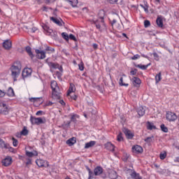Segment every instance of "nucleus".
<instances>
[{
    "label": "nucleus",
    "instance_id": "obj_7",
    "mask_svg": "<svg viewBox=\"0 0 179 179\" xmlns=\"http://www.w3.org/2000/svg\"><path fill=\"white\" fill-rule=\"evenodd\" d=\"M166 120L170 122H173L177 120V115L175 113L168 111L166 112Z\"/></svg>",
    "mask_w": 179,
    "mask_h": 179
},
{
    "label": "nucleus",
    "instance_id": "obj_19",
    "mask_svg": "<svg viewBox=\"0 0 179 179\" xmlns=\"http://www.w3.org/2000/svg\"><path fill=\"white\" fill-rule=\"evenodd\" d=\"M156 23L158 27H160L161 29H163V27L164 26L163 24V19H162V17L158 16L156 20Z\"/></svg>",
    "mask_w": 179,
    "mask_h": 179
},
{
    "label": "nucleus",
    "instance_id": "obj_12",
    "mask_svg": "<svg viewBox=\"0 0 179 179\" xmlns=\"http://www.w3.org/2000/svg\"><path fill=\"white\" fill-rule=\"evenodd\" d=\"M36 57L38 59H44L45 58V52L44 51H41L40 50H36Z\"/></svg>",
    "mask_w": 179,
    "mask_h": 179
},
{
    "label": "nucleus",
    "instance_id": "obj_54",
    "mask_svg": "<svg viewBox=\"0 0 179 179\" xmlns=\"http://www.w3.org/2000/svg\"><path fill=\"white\" fill-rule=\"evenodd\" d=\"M6 94V92H5V91H2L0 90V97H5Z\"/></svg>",
    "mask_w": 179,
    "mask_h": 179
},
{
    "label": "nucleus",
    "instance_id": "obj_9",
    "mask_svg": "<svg viewBox=\"0 0 179 179\" xmlns=\"http://www.w3.org/2000/svg\"><path fill=\"white\" fill-rule=\"evenodd\" d=\"M36 164H37L38 167H48V166H50L48 164V162L41 159H36Z\"/></svg>",
    "mask_w": 179,
    "mask_h": 179
},
{
    "label": "nucleus",
    "instance_id": "obj_8",
    "mask_svg": "<svg viewBox=\"0 0 179 179\" xmlns=\"http://www.w3.org/2000/svg\"><path fill=\"white\" fill-rule=\"evenodd\" d=\"M33 70L30 68H24L22 72V76L23 79H26V78H30L31 76V73Z\"/></svg>",
    "mask_w": 179,
    "mask_h": 179
},
{
    "label": "nucleus",
    "instance_id": "obj_23",
    "mask_svg": "<svg viewBox=\"0 0 179 179\" xmlns=\"http://www.w3.org/2000/svg\"><path fill=\"white\" fill-rule=\"evenodd\" d=\"M25 155H26L27 157L30 158V157H34V156H38V153H37L36 151H35L34 152H31L26 150Z\"/></svg>",
    "mask_w": 179,
    "mask_h": 179
},
{
    "label": "nucleus",
    "instance_id": "obj_31",
    "mask_svg": "<svg viewBox=\"0 0 179 179\" xmlns=\"http://www.w3.org/2000/svg\"><path fill=\"white\" fill-rule=\"evenodd\" d=\"M147 129L152 131V129H156V126L150 122H147Z\"/></svg>",
    "mask_w": 179,
    "mask_h": 179
},
{
    "label": "nucleus",
    "instance_id": "obj_28",
    "mask_svg": "<svg viewBox=\"0 0 179 179\" xmlns=\"http://www.w3.org/2000/svg\"><path fill=\"white\" fill-rule=\"evenodd\" d=\"M94 145H96V141H91L85 143V149H89V148H93V146H94Z\"/></svg>",
    "mask_w": 179,
    "mask_h": 179
},
{
    "label": "nucleus",
    "instance_id": "obj_41",
    "mask_svg": "<svg viewBox=\"0 0 179 179\" xmlns=\"http://www.w3.org/2000/svg\"><path fill=\"white\" fill-rule=\"evenodd\" d=\"M161 129L163 132H169V129H167V127L164 124H161Z\"/></svg>",
    "mask_w": 179,
    "mask_h": 179
},
{
    "label": "nucleus",
    "instance_id": "obj_27",
    "mask_svg": "<svg viewBox=\"0 0 179 179\" xmlns=\"http://www.w3.org/2000/svg\"><path fill=\"white\" fill-rule=\"evenodd\" d=\"M150 63L147 65L143 64H135L136 68H139L140 69H142L143 71H146L148 69V66H150Z\"/></svg>",
    "mask_w": 179,
    "mask_h": 179
},
{
    "label": "nucleus",
    "instance_id": "obj_40",
    "mask_svg": "<svg viewBox=\"0 0 179 179\" xmlns=\"http://www.w3.org/2000/svg\"><path fill=\"white\" fill-rule=\"evenodd\" d=\"M62 37L66 40V41H69V36L66 32L62 33Z\"/></svg>",
    "mask_w": 179,
    "mask_h": 179
},
{
    "label": "nucleus",
    "instance_id": "obj_14",
    "mask_svg": "<svg viewBox=\"0 0 179 179\" xmlns=\"http://www.w3.org/2000/svg\"><path fill=\"white\" fill-rule=\"evenodd\" d=\"M132 152H134V153H142L143 148H142L141 145H134L132 147Z\"/></svg>",
    "mask_w": 179,
    "mask_h": 179
},
{
    "label": "nucleus",
    "instance_id": "obj_57",
    "mask_svg": "<svg viewBox=\"0 0 179 179\" xmlns=\"http://www.w3.org/2000/svg\"><path fill=\"white\" fill-rule=\"evenodd\" d=\"M71 99H72V100H76L78 99V96L75 94L71 95Z\"/></svg>",
    "mask_w": 179,
    "mask_h": 179
},
{
    "label": "nucleus",
    "instance_id": "obj_30",
    "mask_svg": "<svg viewBox=\"0 0 179 179\" xmlns=\"http://www.w3.org/2000/svg\"><path fill=\"white\" fill-rule=\"evenodd\" d=\"M140 6L144 9L145 13H149V5H148V2H145L143 4H140Z\"/></svg>",
    "mask_w": 179,
    "mask_h": 179
},
{
    "label": "nucleus",
    "instance_id": "obj_16",
    "mask_svg": "<svg viewBox=\"0 0 179 179\" xmlns=\"http://www.w3.org/2000/svg\"><path fill=\"white\" fill-rule=\"evenodd\" d=\"M132 83L134 85V86H135L136 87H138V86L141 85V79L138 77H134L131 79Z\"/></svg>",
    "mask_w": 179,
    "mask_h": 179
},
{
    "label": "nucleus",
    "instance_id": "obj_20",
    "mask_svg": "<svg viewBox=\"0 0 179 179\" xmlns=\"http://www.w3.org/2000/svg\"><path fill=\"white\" fill-rule=\"evenodd\" d=\"M76 143V138L73 137L69 138L66 141V144L69 145V146H73Z\"/></svg>",
    "mask_w": 179,
    "mask_h": 179
},
{
    "label": "nucleus",
    "instance_id": "obj_44",
    "mask_svg": "<svg viewBox=\"0 0 179 179\" xmlns=\"http://www.w3.org/2000/svg\"><path fill=\"white\" fill-rule=\"evenodd\" d=\"M41 98H29V101H31V103H36V101H38Z\"/></svg>",
    "mask_w": 179,
    "mask_h": 179
},
{
    "label": "nucleus",
    "instance_id": "obj_50",
    "mask_svg": "<svg viewBox=\"0 0 179 179\" xmlns=\"http://www.w3.org/2000/svg\"><path fill=\"white\" fill-rule=\"evenodd\" d=\"M18 143H19V142L15 138H13V146H15V147L17 146Z\"/></svg>",
    "mask_w": 179,
    "mask_h": 179
},
{
    "label": "nucleus",
    "instance_id": "obj_42",
    "mask_svg": "<svg viewBox=\"0 0 179 179\" xmlns=\"http://www.w3.org/2000/svg\"><path fill=\"white\" fill-rule=\"evenodd\" d=\"M154 138L153 136H152L151 137H147L146 138H145V142H146V143H152V138Z\"/></svg>",
    "mask_w": 179,
    "mask_h": 179
},
{
    "label": "nucleus",
    "instance_id": "obj_25",
    "mask_svg": "<svg viewBox=\"0 0 179 179\" xmlns=\"http://www.w3.org/2000/svg\"><path fill=\"white\" fill-rule=\"evenodd\" d=\"M20 160H22L23 162L27 161L26 162V165L29 166V164H31V158H29L27 157H20Z\"/></svg>",
    "mask_w": 179,
    "mask_h": 179
},
{
    "label": "nucleus",
    "instance_id": "obj_61",
    "mask_svg": "<svg viewBox=\"0 0 179 179\" xmlns=\"http://www.w3.org/2000/svg\"><path fill=\"white\" fill-rule=\"evenodd\" d=\"M59 103L60 104H62V106H65V102L64 101V100H60Z\"/></svg>",
    "mask_w": 179,
    "mask_h": 179
},
{
    "label": "nucleus",
    "instance_id": "obj_37",
    "mask_svg": "<svg viewBox=\"0 0 179 179\" xmlns=\"http://www.w3.org/2000/svg\"><path fill=\"white\" fill-rule=\"evenodd\" d=\"M162 80V72H159L158 74L155 76V82L156 83H159Z\"/></svg>",
    "mask_w": 179,
    "mask_h": 179
},
{
    "label": "nucleus",
    "instance_id": "obj_34",
    "mask_svg": "<svg viewBox=\"0 0 179 179\" xmlns=\"http://www.w3.org/2000/svg\"><path fill=\"white\" fill-rule=\"evenodd\" d=\"M8 148V143H5L1 138H0V148L6 149Z\"/></svg>",
    "mask_w": 179,
    "mask_h": 179
},
{
    "label": "nucleus",
    "instance_id": "obj_43",
    "mask_svg": "<svg viewBox=\"0 0 179 179\" xmlns=\"http://www.w3.org/2000/svg\"><path fill=\"white\" fill-rule=\"evenodd\" d=\"M6 150H8L9 152H11L12 153H15V148L10 147V145L8 143V148H5Z\"/></svg>",
    "mask_w": 179,
    "mask_h": 179
},
{
    "label": "nucleus",
    "instance_id": "obj_26",
    "mask_svg": "<svg viewBox=\"0 0 179 179\" xmlns=\"http://www.w3.org/2000/svg\"><path fill=\"white\" fill-rule=\"evenodd\" d=\"M25 50L30 57V58L33 59V58H34V55H33V52H31V48H30V46H27Z\"/></svg>",
    "mask_w": 179,
    "mask_h": 179
},
{
    "label": "nucleus",
    "instance_id": "obj_56",
    "mask_svg": "<svg viewBox=\"0 0 179 179\" xmlns=\"http://www.w3.org/2000/svg\"><path fill=\"white\" fill-rule=\"evenodd\" d=\"M111 26H114L115 23H117V20L113 19V20H110Z\"/></svg>",
    "mask_w": 179,
    "mask_h": 179
},
{
    "label": "nucleus",
    "instance_id": "obj_60",
    "mask_svg": "<svg viewBox=\"0 0 179 179\" xmlns=\"http://www.w3.org/2000/svg\"><path fill=\"white\" fill-rule=\"evenodd\" d=\"M110 3H116L118 2V0H109Z\"/></svg>",
    "mask_w": 179,
    "mask_h": 179
},
{
    "label": "nucleus",
    "instance_id": "obj_52",
    "mask_svg": "<svg viewBox=\"0 0 179 179\" xmlns=\"http://www.w3.org/2000/svg\"><path fill=\"white\" fill-rule=\"evenodd\" d=\"M137 72H138V69H134V70H131L130 71V73H131V75H136Z\"/></svg>",
    "mask_w": 179,
    "mask_h": 179
},
{
    "label": "nucleus",
    "instance_id": "obj_45",
    "mask_svg": "<svg viewBox=\"0 0 179 179\" xmlns=\"http://www.w3.org/2000/svg\"><path fill=\"white\" fill-rule=\"evenodd\" d=\"M166 157H167V154L166 152L161 153L159 155V158L161 159V160H164V159H166Z\"/></svg>",
    "mask_w": 179,
    "mask_h": 179
},
{
    "label": "nucleus",
    "instance_id": "obj_2",
    "mask_svg": "<svg viewBox=\"0 0 179 179\" xmlns=\"http://www.w3.org/2000/svg\"><path fill=\"white\" fill-rule=\"evenodd\" d=\"M22 68L20 66H15L13 64L10 67V71H11V76L14 80V82H16L17 80V78L19 77V75H20V71Z\"/></svg>",
    "mask_w": 179,
    "mask_h": 179
},
{
    "label": "nucleus",
    "instance_id": "obj_58",
    "mask_svg": "<svg viewBox=\"0 0 179 179\" xmlns=\"http://www.w3.org/2000/svg\"><path fill=\"white\" fill-rule=\"evenodd\" d=\"M43 115V110H38L36 113V115Z\"/></svg>",
    "mask_w": 179,
    "mask_h": 179
},
{
    "label": "nucleus",
    "instance_id": "obj_39",
    "mask_svg": "<svg viewBox=\"0 0 179 179\" xmlns=\"http://www.w3.org/2000/svg\"><path fill=\"white\" fill-rule=\"evenodd\" d=\"M88 173H89V177L88 179H93L94 178V172L92 171L90 169H87Z\"/></svg>",
    "mask_w": 179,
    "mask_h": 179
},
{
    "label": "nucleus",
    "instance_id": "obj_49",
    "mask_svg": "<svg viewBox=\"0 0 179 179\" xmlns=\"http://www.w3.org/2000/svg\"><path fill=\"white\" fill-rule=\"evenodd\" d=\"M139 58H141V56L139 55H135L134 56L131 57V59L135 61V59H139Z\"/></svg>",
    "mask_w": 179,
    "mask_h": 179
},
{
    "label": "nucleus",
    "instance_id": "obj_33",
    "mask_svg": "<svg viewBox=\"0 0 179 179\" xmlns=\"http://www.w3.org/2000/svg\"><path fill=\"white\" fill-rule=\"evenodd\" d=\"M48 65L50 67L52 68L53 69H57L58 66L59 64H57V63H54V62H47Z\"/></svg>",
    "mask_w": 179,
    "mask_h": 179
},
{
    "label": "nucleus",
    "instance_id": "obj_13",
    "mask_svg": "<svg viewBox=\"0 0 179 179\" xmlns=\"http://www.w3.org/2000/svg\"><path fill=\"white\" fill-rule=\"evenodd\" d=\"M42 27H43V30L45 31V34H47V36H51V34L54 31L47 24H43L42 26Z\"/></svg>",
    "mask_w": 179,
    "mask_h": 179
},
{
    "label": "nucleus",
    "instance_id": "obj_47",
    "mask_svg": "<svg viewBox=\"0 0 179 179\" xmlns=\"http://www.w3.org/2000/svg\"><path fill=\"white\" fill-rule=\"evenodd\" d=\"M150 26V21H149V20H145V21H144V27H145V28H148V27H149Z\"/></svg>",
    "mask_w": 179,
    "mask_h": 179
},
{
    "label": "nucleus",
    "instance_id": "obj_51",
    "mask_svg": "<svg viewBox=\"0 0 179 179\" xmlns=\"http://www.w3.org/2000/svg\"><path fill=\"white\" fill-rule=\"evenodd\" d=\"M69 38H70V40H73V41H76V37H75L72 34L69 36Z\"/></svg>",
    "mask_w": 179,
    "mask_h": 179
},
{
    "label": "nucleus",
    "instance_id": "obj_48",
    "mask_svg": "<svg viewBox=\"0 0 179 179\" xmlns=\"http://www.w3.org/2000/svg\"><path fill=\"white\" fill-rule=\"evenodd\" d=\"M78 67L80 71H83L85 69V66L83 64V62H80V64H78Z\"/></svg>",
    "mask_w": 179,
    "mask_h": 179
},
{
    "label": "nucleus",
    "instance_id": "obj_59",
    "mask_svg": "<svg viewBox=\"0 0 179 179\" xmlns=\"http://www.w3.org/2000/svg\"><path fill=\"white\" fill-rule=\"evenodd\" d=\"M57 69H59V71H60V72H63L64 71V69H62V66H60L59 64L58 66Z\"/></svg>",
    "mask_w": 179,
    "mask_h": 179
},
{
    "label": "nucleus",
    "instance_id": "obj_18",
    "mask_svg": "<svg viewBox=\"0 0 179 179\" xmlns=\"http://www.w3.org/2000/svg\"><path fill=\"white\" fill-rule=\"evenodd\" d=\"M105 148L110 152H114V150H115V146L111 143H107L106 144H105Z\"/></svg>",
    "mask_w": 179,
    "mask_h": 179
},
{
    "label": "nucleus",
    "instance_id": "obj_10",
    "mask_svg": "<svg viewBox=\"0 0 179 179\" xmlns=\"http://www.w3.org/2000/svg\"><path fill=\"white\" fill-rule=\"evenodd\" d=\"M3 166H5V167H8V166H10L12 164V157H7L1 162Z\"/></svg>",
    "mask_w": 179,
    "mask_h": 179
},
{
    "label": "nucleus",
    "instance_id": "obj_38",
    "mask_svg": "<svg viewBox=\"0 0 179 179\" xmlns=\"http://www.w3.org/2000/svg\"><path fill=\"white\" fill-rule=\"evenodd\" d=\"M20 135H23V136H26V135H29V130L24 127L23 129L20 132Z\"/></svg>",
    "mask_w": 179,
    "mask_h": 179
},
{
    "label": "nucleus",
    "instance_id": "obj_29",
    "mask_svg": "<svg viewBox=\"0 0 179 179\" xmlns=\"http://www.w3.org/2000/svg\"><path fill=\"white\" fill-rule=\"evenodd\" d=\"M131 177L132 179H142L141 175H139V173H136L135 171L131 173Z\"/></svg>",
    "mask_w": 179,
    "mask_h": 179
},
{
    "label": "nucleus",
    "instance_id": "obj_24",
    "mask_svg": "<svg viewBox=\"0 0 179 179\" xmlns=\"http://www.w3.org/2000/svg\"><path fill=\"white\" fill-rule=\"evenodd\" d=\"M8 97H13L15 96V91L12 87H8L7 92L6 93Z\"/></svg>",
    "mask_w": 179,
    "mask_h": 179
},
{
    "label": "nucleus",
    "instance_id": "obj_22",
    "mask_svg": "<svg viewBox=\"0 0 179 179\" xmlns=\"http://www.w3.org/2000/svg\"><path fill=\"white\" fill-rule=\"evenodd\" d=\"M50 19L52 22H53V23L57 24V26H62V22H61V20H59L58 18L50 17Z\"/></svg>",
    "mask_w": 179,
    "mask_h": 179
},
{
    "label": "nucleus",
    "instance_id": "obj_5",
    "mask_svg": "<svg viewBox=\"0 0 179 179\" xmlns=\"http://www.w3.org/2000/svg\"><path fill=\"white\" fill-rule=\"evenodd\" d=\"M94 24H95L96 29H98L99 31H101V27H106V24L104 23V17H101L100 20L94 21Z\"/></svg>",
    "mask_w": 179,
    "mask_h": 179
},
{
    "label": "nucleus",
    "instance_id": "obj_63",
    "mask_svg": "<svg viewBox=\"0 0 179 179\" xmlns=\"http://www.w3.org/2000/svg\"><path fill=\"white\" fill-rule=\"evenodd\" d=\"M174 162H175V163H179V157H176V158L174 159Z\"/></svg>",
    "mask_w": 179,
    "mask_h": 179
},
{
    "label": "nucleus",
    "instance_id": "obj_4",
    "mask_svg": "<svg viewBox=\"0 0 179 179\" xmlns=\"http://www.w3.org/2000/svg\"><path fill=\"white\" fill-rule=\"evenodd\" d=\"M94 176H100L101 178H106L107 175L104 173V169L103 167L98 166L94 169Z\"/></svg>",
    "mask_w": 179,
    "mask_h": 179
},
{
    "label": "nucleus",
    "instance_id": "obj_11",
    "mask_svg": "<svg viewBox=\"0 0 179 179\" xmlns=\"http://www.w3.org/2000/svg\"><path fill=\"white\" fill-rule=\"evenodd\" d=\"M3 48L4 50H10L12 48V41L10 40H6L3 43Z\"/></svg>",
    "mask_w": 179,
    "mask_h": 179
},
{
    "label": "nucleus",
    "instance_id": "obj_62",
    "mask_svg": "<svg viewBox=\"0 0 179 179\" xmlns=\"http://www.w3.org/2000/svg\"><path fill=\"white\" fill-rule=\"evenodd\" d=\"M92 47H93V48H94V50H96L98 45H97V44L94 43V44L92 45Z\"/></svg>",
    "mask_w": 179,
    "mask_h": 179
},
{
    "label": "nucleus",
    "instance_id": "obj_36",
    "mask_svg": "<svg viewBox=\"0 0 179 179\" xmlns=\"http://www.w3.org/2000/svg\"><path fill=\"white\" fill-rule=\"evenodd\" d=\"M73 92H75V85L73 84H70V87L69 89L67 96H69L71 93H73Z\"/></svg>",
    "mask_w": 179,
    "mask_h": 179
},
{
    "label": "nucleus",
    "instance_id": "obj_17",
    "mask_svg": "<svg viewBox=\"0 0 179 179\" xmlns=\"http://www.w3.org/2000/svg\"><path fill=\"white\" fill-rule=\"evenodd\" d=\"M70 117H71V122H74L75 124H76V122H78L77 120L80 118V116H79V115L75 114V113L71 114Z\"/></svg>",
    "mask_w": 179,
    "mask_h": 179
},
{
    "label": "nucleus",
    "instance_id": "obj_6",
    "mask_svg": "<svg viewBox=\"0 0 179 179\" xmlns=\"http://www.w3.org/2000/svg\"><path fill=\"white\" fill-rule=\"evenodd\" d=\"M0 113L6 115L9 113V109L5 103L0 101Z\"/></svg>",
    "mask_w": 179,
    "mask_h": 179
},
{
    "label": "nucleus",
    "instance_id": "obj_53",
    "mask_svg": "<svg viewBox=\"0 0 179 179\" xmlns=\"http://www.w3.org/2000/svg\"><path fill=\"white\" fill-rule=\"evenodd\" d=\"M152 55L156 61H159V55H157L156 52H154Z\"/></svg>",
    "mask_w": 179,
    "mask_h": 179
},
{
    "label": "nucleus",
    "instance_id": "obj_46",
    "mask_svg": "<svg viewBox=\"0 0 179 179\" xmlns=\"http://www.w3.org/2000/svg\"><path fill=\"white\" fill-rule=\"evenodd\" d=\"M123 138H122V133H120L118 135H117V141L118 142H121V141H123Z\"/></svg>",
    "mask_w": 179,
    "mask_h": 179
},
{
    "label": "nucleus",
    "instance_id": "obj_21",
    "mask_svg": "<svg viewBox=\"0 0 179 179\" xmlns=\"http://www.w3.org/2000/svg\"><path fill=\"white\" fill-rule=\"evenodd\" d=\"M145 108L142 106H140L137 108V113L139 117H143L145 115Z\"/></svg>",
    "mask_w": 179,
    "mask_h": 179
},
{
    "label": "nucleus",
    "instance_id": "obj_3",
    "mask_svg": "<svg viewBox=\"0 0 179 179\" xmlns=\"http://www.w3.org/2000/svg\"><path fill=\"white\" fill-rule=\"evenodd\" d=\"M30 121L32 125H40L46 122L45 117H36L33 116H31Z\"/></svg>",
    "mask_w": 179,
    "mask_h": 179
},
{
    "label": "nucleus",
    "instance_id": "obj_55",
    "mask_svg": "<svg viewBox=\"0 0 179 179\" xmlns=\"http://www.w3.org/2000/svg\"><path fill=\"white\" fill-rule=\"evenodd\" d=\"M45 50L46 51H51L52 52H54L55 51V50H54V48H51L50 47H47Z\"/></svg>",
    "mask_w": 179,
    "mask_h": 179
},
{
    "label": "nucleus",
    "instance_id": "obj_64",
    "mask_svg": "<svg viewBox=\"0 0 179 179\" xmlns=\"http://www.w3.org/2000/svg\"><path fill=\"white\" fill-rule=\"evenodd\" d=\"M36 30H37V28H36V27L32 28L33 33H35L36 31Z\"/></svg>",
    "mask_w": 179,
    "mask_h": 179
},
{
    "label": "nucleus",
    "instance_id": "obj_15",
    "mask_svg": "<svg viewBox=\"0 0 179 179\" xmlns=\"http://www.w3.org/2000/svg\"><path fill=\"white\" fill-rule=\"evenodd\" d=\"M124 132V134L126 135V138H127V139H132V138H134V136H135L134 134V133H132V131H131L128 129H125Z\"/></svg>",
    "mask_w": 179,
    "mask_h": 179
},
{
    "label": "nucleus",
    "instance_id": "obj_1",
    "mask_svg": "<svg viewBox=\"0 0 179 179\" xmlns=\"http://www.w3.org/2000/svg\"><path fill=\"white\" fill-rule=\"evenodd\" d=\"M50 87L52 89V97L55 100H59L61 99V88L58 86V83L55 80L50 82Z\"/></svg>",
    "mask_w": 179,
    "mask_h": 179
},
{
    "label": "nucleus",
    "instance_id": "obj_35",
    "mask_svg": "<svg viewBox=\"0 0 179 179\" xmlns=\"http://www.w3.org/2000/svg\"><path fill=\"white\" fill-rule=\"evenodd\" d=\"M119 85L120 86H125L126 87H127V86H129V83H124V78L122 77L120 78Z\"/></svg>",
    "mask_w": 179,
    "mask_h": 179
},
{
    "label": "nucleus",
    "instance_id": "obj_32",
    "mask_svg": "<svg viewBox=\"0 0 179 179\" xmlns=\"http://www.w3.org/2000/svg\"><path fill=\"white\" fill-rule=\"evenodd\" d=\"M68 2L73 8H76L78 6V0H68Z\"/></svg>",
    "mask_w": 179,
    "mask_h": 179
}]
</instances>
